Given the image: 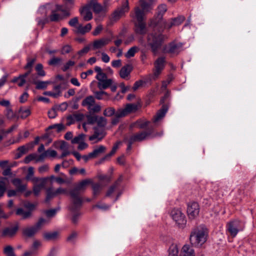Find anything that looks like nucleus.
Segmentation results:
<instances>
[{
    "mask_svg": "<svg viewBox=\"0 0 256 256\" xmlns=\"http://www.w3.org/2000/svg\"><path fill=\"white\" fill-rule=\"evenodd\" d=\"M152 130L150 129L148 130H143L136 133L130 136L129 138L131 139V142H142L148 138L152 136Z\"/></svg>",
    "mask_w": 256,
    "mask_h": 256,
    "instance_id": "obj_13",
    "label": "nucleus"
},
{
    "mask_svg": "<svg viewBox=\"0 0 256 256\" xmlns=\"http://www.w3.org/2000/svg\"><path fill=\"white\" fill-rule=\"evenodd\" d=\"M92 28V26L90 24H88L85 26H83L82 24H80L76 26V30L74 32L76 34H84L88 32Z\"/></svg>",
    "mask_w": 256,
    "mask_h": 256,
    "instance_id": "obj_26",
    "label": "nucleus"
},
{
    "mask_svg": "<svg viewBox=\"0 0 256 256\" xmlns=\"http://www.w3.org/2000/svg\"><path fill=\"white\" fill-rule=\"evenodd\" d=\"M56 154L57 152L56 150L48 149L39 155L33 154V160L36 162H42L47 157L54 158L56 156Z\"/></svg>",
    "mask_w": 256,
    "mask_h": 256,
    "instance_id": "obj_17",
    "label": "nucleus"
},
{
    "mask_svg": "<svg viewBox=\"0 0 256 256\" xmlns=\"http://www.w3.org/2000/svg\"><path fill=\"white\" fill-rule=\"evenodd\" d=\"M82 106L92 113H98L101 110L100 106L96 103L95 98L92 96L85 98L82 102Z\"/></svg>",
    "mask_w": 256,
    "mask_h": 256,
    "instance_id": "obj_8",
    "label": "nucleus"
},
{
    "mask_svg": "<svg viewBox=\"0 0 256 256\" xmlns=\"http://www.w3.org/2000/svg\"><path fill=\"white\" fill-rule=\"evenodd\" d=\"M84 118V115L82 114H74L72 116H69L67 119L68 120L70 121H74V120H77V121H80L82 120Z\"/></svg>",
    "mask_w": 256,
    "mask_h": 256,
    "instance_id": "obj_50",
    "label": "nucleus"
},
{
    "mask_svg": "<svg viewBox=\"0 0 256 256\" xmlns=\"http://www.w3.org/2000/svg\"><path fill=\"white\" fill-rule=\"evenodd\" d=\"M132 70V66L130 64H126L122 68L119 74L121 78L128 80L129 76Z\"/></svg>",
    "mask_w": 256,
    "mask_h": 256,
    "instance_id": "obj_22",
    "label": "nucleus"
},
{
    "mask_svg": "<svg viewBox=\"0 0 256 256\" xmlns=\"http://www.w3.org/2000/svg\"><path fill=\"white\" fill-rule=\"evenodd\" d=\"M56 209H52L46 211L45 213L48 217L50 218L54 216L56 214Z\"/></svg>",
    "mask_w": 256,
    "mask_h": 256,
    "instance_id": "obj_64",
    "label": "nucleus"
},
{
    "mask_svg": "<svg viewBox=\"0 0 256 256\" xmlns=\"http://www.w3.org/2000/svg\"><path fill=\"white\" fill-rule=\"evenodd\" d=\"M56 130L58 132H60L65 129V126L62 124H58L49 126L48 130Z\"/></svg>",
    "mask_w": 256,
    "mask_h": 256,
    "instance_id": "obj_44",
    "label": "nucleus"
},
{
    "mask_svg": "<svg viewBox=\"0 0 256 256\" xmlns=\"http://www.w3.org/2000/svg\"><path fill=\"white\" fill-rule=\"evenodd\" d=\"M36 84V88L38 90L46 89L48 84L51 83L50 81H37L33 82Z\"/></svg>",
    "mask_w": 256,
    "mask_h": 256,
    "instance_id": "obj_40",
    "label": "nucleus"
},
{
    "mask_svg": "<svg viewBox=\"0 0 256 256\" xmlns=\"http://www.w3.org/2000/svg\"><path fill=\"white\" fill-rule=\"evenodd\" d=\"M182 256H195L194 250L188 245H184L182 250Z\"/></svg>",
    "mask_w": 256,
    "mask_h": 256,
    "instance_id": "obj_33",
    "label": "nucleus"
},
{
    "mask_svg": "<svg viewBox=\"0 0 256 256\" xmlns=\"http://www.w3.org/2000/svg\"><path fill=\"white\" fill-rule=\"evenodd\" d=\"M152 10V5L146 0H140L139 4L135 8L136 16H144Z\"/></svg>",
    "mask_w": 256,
    "mask_h": 256,
    "instance_id": "obj_10",
    "label": "nucleus"
},
{
    "mask_svg": "<svg viewBox=\"0 0 256 256\" xmlns=\"http://www.w3.org/2000/svg\"><path fill=\"white\" fill-rule=\"evenodd\" d=\"M168 107L166 106H162V108H160L156 113V115L153 118V121L154 122H158L160 119L163 118L167 110Z\"/></svg>",
    "mask_w": 256,
    "mask_h": 256,
    "instance_id": "obj_28",
    "label": "nucleus"
},
{
    "mask_svg": "<svg viewBox=\"0 0 256 256\" xmlns=\"http://www.w3.org/2000/svg\"><path fill=\"white\" fill-rule=\"evenodd\" d=\"M184 20V17H175L172 19V22H170L169 28L172 26L179 25L181 24Z\"/></svg>",
    "mask_w": 256,
    "mask_h": 256,
    "instance_id": "obj_46",
    "label": "nucleus"
},
{
    "mask_svg": "<svg viewBox=\"0 0 256 256\" xmlns=\"http://www.w3.org/2000/svg\"><path fill=\"white\" fill-rule=\"evenodd\" d=\"M208 230L204 226L194 228L190 233V240L192 245L195 246H202L207 240Z\"/></svg>",
    "mask_w": 256,
    "mask_h": 256,
    "instance_id": "obj_4",
    "label": "nucleus"
},
{
    "mask_svg": "<svg viewBox=\"0 0 256 256\" xmlns=\"http://www.w3.org/2000/svg\"><path fill=\"white\" fill-rule=\"evenodd\" d=\"M8 178L4 177L0 178V198L3 196L6 190V182Z\"/></svg>",
    "mask_w": 256,
    "mask_h": 256,
    "instance_id": "obj_35",
    "label": "nucleus"
},
{
    "mask_svg": "<svg viewBox=\"0 0 256 256\" xmlns=\"http://www.w3.org/2000/svg\"><path fill=\"white\" fill-rule=\"evenodd\" d=\"M5 115L6 118L9 120H12L14 117V113L10 108H6Z\"/></svg>",
    "mask_w": 256,
    "mask_h": 256,
    "instance_id": "obj_56",
    "label": "nucleus"
},
{
    "mask_svg": "<svg viewBox=\"0 0 256 256\" xmlns=\"http://www.w3.org/2000/svg\"><path fill=\"white\" fill-rule=\"evenodd\" d=\"M166 38V36L162 34L152 33L148 36V44L154 54H157Z\"/></svg>",
    "mask_w": 256,
    "mask_h": 256,
    "instance_id": "obj_6",
    "label": "nucleus"
},
{
    "mask_svg": "<svg viewBox=\"0 0 256 256\" xmlns=\"http://www.w3.org/2000/svg\"><path fill=\"white\" fill-rule=\"evenodd\" d=\"M187 214L190 219H194L198 216L200 212L198 204L196 202H190L187 205Z\"/></svg>",
    "mask_w": 256,
    "mask_h": 256,
    "instance_id": "obj_15",
    "label": "nucleus"
},
{
    "mask_svg": "<svg viewBox=\"0 0 256 256\" xmlns=\"http://www.w3.org/2000/svg\"><path fill=\"white\" fill-rule=\"evenodd\" d=\"M170 215L180 228H183L186 225V216L180 210L174 208L171 211Z\"/></svg>",
    "mask_w": 256,
    "mask_h": 256,
    "instance_id": "obj_11",
    "label": "nucleus"
},
{
    "mask_svg": "<svg viewBox=\"0 0 256 256\" xmlns=\"http://www.w3.org/2000/svg\"><path fill=\"white\" fill-rule=\"evenodd\" d=\"M98 116L96 115H89L86 116L88 124H93L96 122Z\"/></svg>",
    "mask_w": 256,
    "mask_h": 256,
    "instance_id": "obj_55",
    "label": "nucleus"
},
{
    "mask_svg": "<svg viewBox=\"0 0 256 256\" xmlns=\"http://www.w3.org/2000/svg\"><path fill=\"white\" fill-rule=\"evenodd\" d=\"M57 196L56 190H54L52 188H49L46 190V198L45 202L48 203L54 197Z\"/></svg>",
    "mask_w": 256,
    "mask_h": 256,
    "instance_id": "obj_32",
    "label": "nucleus"
},
{
    "mask_svg": "<svg viewBox=\"0 0 256 256\" xmlns=\"http://www.w3.org/2000/svg\"><path fill=\"white\" fill-rule=\"evenodd\" d=\"M182 44L180 42H174L169 44L168 45L164 48L166 52L176 54L182 51Z\"/></svg>",
    "mask_w": 256,
    "mask_h": 256,
    "instance_id": "obj_16",
    "label": "nucleus"
},
{
    "mask_svg": "<svg viewBox=\"0 0 256 256\" xmlns=\"http://www.w3.org/2000/svg\"><path fill=\"white\" fill-rule=\"evenodd\" d=\"M48 221L43 218H40L38 222L33 226V234L37 232L40 230L45 224H48Z\"/></svg>",
    "mask_w": 256,
    "mask_h": 256,
    "instance_id": "obj_30",
    "label": "nucleus"
},
{
    "mask_svg": "<svg viewBox=\"0 0 256 256\" xmlns=\"http://www.w3.org/2000/svg\"><path fill=\"white\" fill-rule=\"evenodd\" d=\"M24 206L28 208V210L24 211L22 208H18L16 210V214L18 216H22V218L26 219L30 217L32 214V204L28 202L24 204Z\"/></svg>",
    "mask_w": 256,
    "mask_h": 256,
    "instance_id": "obj_18",
    "label": "nucleus"
},
{
    "mask_svg": "<svg viewBox=\"0 0 256 256\" xmlns=\"http://www.w3.org/2000/svg\"><path fill=\"white\" fill-rule=\"evenodd\" d=\"M35 70L38 76L43 77L46 76V72L44 70L43 66L41 64H38L36 66Z\"/></svg>",
    "mask_w": 256,
    "mask_h": 256,
    "instance_id": "obj_43",
    "label": "nucleus"
},
{
    "mask_svg": "<svg viewBox=\"0 0 256 256\" xmlns=\"http://www.w3.org/2000/svg\"><path fill=\"white\" fill-rule=\"evenodd\" d=\"M244 227L242 222L239 220H234L227 224L226 230L232 237H235L238 232L244 230Z\"/></svg>",
    "mask_w": 256,
    "mask_h": 256,
    "instance_id": "obj_9",
    "label": "nucleus"
},
{
    "mask_svg": "<svg viewBox=\"0 0 256 256\" xmlns=\"http://www.w3.org/2000/svg\"><path fill=\"white\" fill-rule=\"evenodd\" d=\"M96 208L102 210H107L109 208L110 206L104 204H97L93 206V208Z\"/></svg>",
    "mask_w": 256,
    "mask_h": 256,
    "instance_id": "obj_60",
    "label": "nucleus"
},
{
    "mask_svg": "<svg viewBox=\"0 0 256 256\" xmlns=\"http://www.w3.org/2000/svg\"><path fill=\"white\" fill-rule=\"evenodd\" d=\"M96 126L94 128V133L89 137V140L93 143L101 141L106 136L105 127L107 124V120L102 116H98L96 121Z\"/></svg>",
    "mask_w": 256,
    "mask_h": 256,
    "instance_id": "obj_5",
    "label": "nucleus"
},
{
    "mask_svg": "<svg viewBox=\"0 0 256 256\" xmlns=\"http://www.w3.org/2000/svg\"><path fill=\"white\" fill-rule=\"evenodd\" d=\"M23 234L25 236L30 237L32 236V228L28 227L23 230Z\"/></svg>",
    "mask_w": 256,
    "mask_h": 256,
    "instance_id": "obj_61",
    "label": "nucleus"
},
{
    "mask_svg": "<svg viewBox=\"0 0 256 256\" xmlns=\"http://www.w3.org/2000/svg\"><path fill=\"white\" fill-rule=\"evenodd\" d=\"M116 152H115L114 150H112L110 153H108V154H107L104 157L100 159V163H102L105 160H108L112 156H113L116 153Z\"/></svg>",
    "mask_w": 256,
    "mask_h": 256,
    "instance_id": "obj_58",
    "label": "nucleus"
},
{
    "mask_svg": "<svg viewBox=\"0 0 256 256\" xmlns=\"http://www.w3.org/2000/svg\"><path fill=\"white\" fill-rule=\"evenodd\" d=\"M90 4L94 12L96 14H104L107 11L108 4L106 1H104L103 5L100 4L98 2Z\"/></svg>",
    "mask_w": 256,
    "mask_h": 256,
    "instance_id": "obj_19",
    "label": "nucleus"
},
{
    "mask_svg": "<svg viewBox=\"0 0 256 256\" xmlns=\"http://www.w3.org/2000/svg\"><path fill=\"white\" fill-rule=\"evenodd\" d=\"M134 22L135 32L140 34H145L146 30L144 17H136Z\"/></svg>",
    "mask_w": 256,
    "mask_h": 256,
    "instance_id": "obj_14",
    "label": "nucleus"
},
{
    "mask_svg": "<svg viewBox=\"0 0 256 256\" xmlns=\"http://www.w3.org/2000/svg\"><path fill=\"white\" fill-rule=\"evenodd\" d=\"M165 58L164 56L158 58L154 62V70L152 79L156 80L161 74L165 66Z\"/></svg>",
    "mask_w": 256,
    "mask_h": 256,
    "instance_id": "obj_12",
    "label": "nucleus"
},
{
    "mask_svg": "<svg viewBox=\"0 0 256 256\" xmlns=\"http://www.w3.org/2000/svg\"><path fill=\"white\" fill-rule=\"evenodd\" d=\"M178 248L176 244H172L168 250V256H178Z\"/></svg>",
    "mask_w": 256,
    "mask_h": 256,
    "instance_id": "obj_41",
    "label": "nucleus"
},
{
    "mask_svg": "<svg viewBox=\"0 0 256 256\" xmlns=\"http://www.w3.org/2000/svg\"><path fill=\"white\" fill-rule=\"evenodd\" d=\"M78 233L76 232H72L67 238V241L70 242H74L77 238Z\"/></svg>",
    "mask_w": 256,
    "mask_h": 256,
    "instance_id": "obj_57",
    "label": "nucleus"
},
{
    "mask_svg": "<svg viewBox=\"0 0 256 256\" xmlns=\"http://www.w3.org/2000/svg\"><path fill=\"white\" fill-rule=\"evenodd\" d=\"M12 182L18 192H24L26 188V184L22 183V180L20 178H14L12 180Z\"/></svg>",
    "mask_w": 256,
    "mask_h": 256,
    "instance_id": "obj_25",
    "label": "nucleus"
},
{
    "mask_svg": "<svg viewBox=\"0 0 256 256\" xmlns=\"http://www.w3.org/2000/svg\"><path fill=\"white\" fill-rule=\"evenodd\" d=\"M74 62L72 60H69L63 66L62 70L64 72L66 71L70 66H74Z\"/></svg>",
    "mask_w": 256,
    "mask_h": 256,
    "instance_id": "obj_62",
    "label": "nucleus"
},
{
    "mask_svg": "<svg viewBox=\"0 0 256 256\" xmlns=\"http://www.w3.org/2000/svg\"><path fill=\"white\" fill-rule=\"evenodd\" d=\"M140 108V103H128L123 108H118L116 111L113 107L108 108L104 110L103 114L106 116L110 117L114 115L117 118H121L136 112Z\"/></svg>",
    "mask_w": 256,
    "mask_h": 256,
    "instance_id": "obj_2",
    "label": "nucleus"
},
{
    "mask_svg": "<svg viewBox=\"0 0 256 256\" xmlns=\"http://www.w3.org/2000/svg\"><path fill=\"white\" fill-rule=\"evenodd\" d=\"M113 80L111 78H104L98 81V87L100 90H106L112 84Z\"/></svg>",
    "mask_w": 256,
    "mask_h": 256,
    "instance_id": "obj_24",
    "label": "nucleus"
},
{
    "mask_svg": "<svg viewBox=\"0 0 256 256\" xmlns=\"http://www.w3.org/2000/svg\"><path fill=\"white\" fill-rule=\"evenodd\" d=\"M122 180V178L120 176V177L118 180L114 182V184L108 190L106 196H111V194L115 191L116 188L118 186L120 185V182Z\"/></svg>",
    "mask_w": 256,
    "mask_h": 256,
    "instance_id": "obj_37",
    "label": "nucleus"
},
{
    "mask_svg": "<svg viewBox=\"0 0 256 256\" xmlns=\"http://www.w3.org/2000/svg\"><path fill=\"white\" fill-rule=\"evenodd\" d=\"M92 6L89 3L80 8L79 11L82 16H92Z\"/></svg>",
    "mask_w": 256,
    "mask_h": 256,
    "instance_id": "obj_29",
    "label": "nucleus"
},
{
    "mask_svg": "<svg viewBox=\"0 0 256 256\" xmlns=\"http://www.w3.org/2000/svg\"><path fill=\"white\" fill-rule=\"evenodd\" d=\"M30 114V110L26 108H21L19 111L20 116L22 118H26Z\"/></svg>",
    "mask_w": 256,
    "mask_h": 256,
    "instance_id": "obj_51",
    "label": "nucleus"
},
{
    "mask_svg": "<svg viewBox=\"0 0 256 256\" xmlns=\"http://www.w3.org/2000/svg\"><path fill=\"white\" fill-rule=\"evenodd\" d=\"M90 182V181L89 180H82L77 184L74 188L70 191V194L72 202L69 209L72 212H76L80 208L82 200L80 194L81 192L86 190L87 186Z\"/></svg>",
    "mask_w": 256,
    "mask_h": 256,
    "instance_id": "obj_1",
    "label": "nucleus"
},
{
    "mask_svg": "<svg viewBox=\"0 0 256 256\" xmlns=\"http://www.w3.org/2000/svg\"><path fill=\"white\" fill-rule=\"evenodd\" d=\"M161 19L160 17H154L150 20V26L153 27H160V26L159 21Z\"/></svg>",
    "mask_w": 256,
    "mask_h": 256,
    "instance_id": "obj_54",
    "label": "nucleus"
},
{
    "mask_svg": "<svg viewBox=\"0 0 256 256\" xmlns=\"http://www.w3.org/2000/svg\"><path fill=\"white\" fill-rule=\"evenodd\" d=\"M110 42V40L106 38L96 40L93 42L92 48L93 50L102 48L107 45Z\"/></svg>",
    "mask_w": 256,
    "mask_h": 256,
    "instance_id": "obj_21",
    "label": "nucleus"
},
{
    "mask_svg": "<svg viewBox=\"0 0 256 256\" xmlns=\"http://www.w3.org/2000/svg\"><path fill=\"white\" fill-rule=\"evenodd\" d=\"M94 70L97 73L96 78L98 81L107 78L106 74L103 72L100 67L96 66L94 67Z\"/></svg>",
    "mask_w": 256,
    "mask_h": 256,
    "instance_id": "obj_34",
    "label": "nucleus"
},
{
    "mask_svg": "<svg viewBox=\"0 0 256 256\" xmlns=\"http://www.w3.org/2000/svg\"><path fill=\"white\" fill-rule=\"evenodd\" d=\"M86 134H80L78 136L74 137L72 140V144H79L84 140L86 138Z\"/></svg>",
    "mask_w": 256,
    "mask_h": 256,
    "instance_id": "obj_52",
    "label": "nucleus"
},
{
    "mask_svg": "<svg viewBox=\"0 0 256 256\" xmlns=\"http://www.w3.org/2000/svg\"><path fill=\"white\" fill-rule=\"evenodd\" d=\"M44 182H40L37 184H34V186L33 187V194H34L36 196H38L39 194L40 191L44 188Z\"/></svg>",
    "mask_w": 256,
    "mask_h": 256,
    "instance_id": "obj_48",
    "label": "nucleus"
},
{
    "mask_svg": "<svg viewBox=\"0 0 256 256\" xmlns=\"http://www.w3.org/2000/svg\"><path fill=\"white\" fill-rule=\"evenodd\" d=\"M68 4H66L62 5L48 4L41 6L40 10L42 11H46V14L50 10V14L49 16H60V15L62 16H69L72 14L70 12V8L72 6L70 5L68 6Z\"/></svg>",
    "mask_w": 256,
    "mask_h": 256,
    "instance_id": "obj_3",
    "label": "nucleus"
},
{
    "mask_svg": "<svg viewBox=\"0 0 256 256\" xmlns=\"http://www.w3.org/2000/svg\"><path fill=\"white\" fill-rule=\"evenodd\" d=\"M32 66V60L28 61L27 64L25 66L26 69L30 68V70L24 74L14 78L12 82L14 83H16L19 86H22L24 84H28L30 82L32 78V74L31 72Z\"/></svg>",
    "mask_w": 256,
    "mask_h": 256,
    "instance_id": "obj_7",
    "label": "nucleus"
},
{
    "mask_svg": "<svg viewBox=\"0 0 256 256\" xmlns=\"http://www.w3.org/2000/svg\"><path fill=\"white\" fill-rule=\"evenodd\" d=\"M42 242L38 240H33V256H38V252L42 248Z\"/></svg>",
    "mask_w": 256,
    "mask_h": 256,
    "instance_id": "obj_39",
    "label": "nucleus"
},
{
    "mask_svg": "<svg viewBox=\"0 0 256 256\" xmlns=\"http://www.w3.org/2000/svg\"><path fill=\"white\" fill-rule=\"evenodd\" d=\"M32 148V144H28L18 148V152L16 154V158H20L24 154L28 153Z\"/></svg>",
    "mask_w": 256,
    "mask_h": 256,
    "instance_id": "obj_20",
    "label": "nucleus"
},
{
    "mask_svg": "<svg viewBox=\"0 0 256 256\" xmlns=\"http://www.w3.org/2000/svg\"><path fill=\"white\" fill-rule=\"evenodd\" d=\"M92 188L93 190V194L94 196L98 195L102 190V186L98 184H94L92 185Z\"/></svg>",
    "mask_w": 256,
    "mask_h": 256,
    "instance_id": "obj_53",
    "label": "nucleus"
},
{
    "mask_svg": "<svg viewBox=\"0 0 256 256\" xmlns=\"http://www.w3.org/2000/svg\"><path fill=\"white\" fill-rule=\"evenodd\" d=\"M57 115L55 108H52L48 112V116L50 118H54Z\"/></svg>",
    "mask_w": 256,
    "mask_h": 256,
    "instance_id": "obj_63",
    "label": "nucleus"
},
{
    "mask_svg": "<svg viewBox=\"0 0 256 256\" xmlns=\"http://www.w3.org/2000/svg\"><path fill=\"white\" fill-rule=\"evenodd\" d=\"M18 228V226L12 228H6L3 230L2 235L4 236L12 237L16 234Z\"/></svg>",
    "mask_w": 256,
    "mask_h": 256,
    "instance_id": "obj_27",
    "label": "nucleus"
},
{
    "mask_svg": "<svg viewBox=\"0 0 256 256\" xmlns=\"http://www.w3.org/2000/svg\"><path fill=\"white\" fill-rule=\"evenodd\" d=\"M129 10V6L128 4V0H126V2L124 4L120 7L116 9L114 13L113 16H120L125 14V12H128Z\"/></svg>",
    "mask_w": 256,
    "mask_h": 256,
    "instance_id": "obj_23",
    "label": "nucleus"
},
{
    "mask_svg": "<svg viewBox=\"0 0 256 256\" xmlns=\"http://www.w3.org/2000/svg\"><path fill=\"white\" fill-rule=\"evenodd\" d=\"M106 150V147L102 145H100L98 148H94L92 152H90V155L94 158L104 153Z\"/></svg>",
    "mask_w": 256,
    "mask_h": 256,
    "instance_id": "obj_31",
    "label": "nucleus"
},
{
    "mask_svg": "<svg viewBox=\"0 0 256 256\" xmlns=\"http://www.w3.org/2000/svg\"><path fill=\"white\" fill-rule=\"evenodd\" d=\"M94 97L98 100L107 99L109 97L108 94L102 90L94 92Z\"/></svg>",
    "mask_w": 256,
    "mask_h": 256,
    "instance_id": "obj_36",
    "label": "nucleus"
},
{
    "mask_svg": "<svg viewBox=\"0 0 256 256\" xmlns=\"http://www.w3.org/2000/svg\"><path fill=\"white\" fill-rule=\"evenodd\" d=\"M4 253L6 256H16L13 248L11 246H7L4 249Z\"/></svg>",
    "mask_w": 256,
    "mask_h": 256,
    "instance_id": "obj_49",
    "label": "nucleus"
},
{
    "mask_svg": "<svg viewBox=\"0 0 256 256\" xmlns=\"http://www.w3.org/2000/svg\"><path fill=\"white\" fill-rule=\"evenodd\" d=\"M58 235V233L56 232H45L43 234L44 239L48 240H55Z\"/></svg>",
    "mask_w": 256,
    "mask_h": 256,
    "instance_id": "obj_42",
    "label": "nucleus"
},
{
    "mask_svg": "<svg viewBox=\"0 0 256 256\" xmlns=\"http://www.w3.org/2000/svg\"><path fill=\"white\" fill-rule=\"evenodd\" d=\"M138 48L136 46H132L130 48L128 51L125 54V56L126 58H130L134 56L135 54L138 51Z\"/></svg>",
    "mask_w": 256,
    "mask_h": 256,
    "instance_id": "obj_45",
    "label": "nucleus"
},
{
    "mask_svg": "<svg viewBox=\"0 0 256 256\" xmlns=\"http://www.w3.org/2000/svg\"><path fill=\"white\" fill-rule=\"evenodd\" d=\"M166 10L167 7L166 4H162L160 5L156 9L158 16H163Z\"/></svg>",
    "mask_w": 256,
    "mask_h": 256,
    "instance_id": "obj_47",
    "label": "nucleus"
},
{
    "mask_svg": "<svg viewBox=\"0 0 256 256\" xmlns=\"http://www.w3.org/2000/svg\"><path fill=\"white\" fill-rule=\"evenodd\" d=\"M18 126L17 124H14L12 125L10 128L7 130H5L4 129H2V132L3 133H6L7 134L12 132L14 130H16Z\"/></svg>",
    "mask_w": 256,
    "mask_h": 256,
    "instance_id": "obj_59",
    "label": "nucleus"
},
{
    "mask_svg": "<svg viewBox=\"0 0 256 256\" xmlns=\"http://www.w3.org/2000/svg\"><path fill=\"white\" fill-rule=\"evenodd\" d=\"M150 122L144 119H138L135 122L137 128L140 129H144L148 126Z\"/></svg>",
    "mask_w": 256,
    "mask_h": 256,
    "instance_id": "obj_38",
    "label": "nucleus"
}]
</instances>
